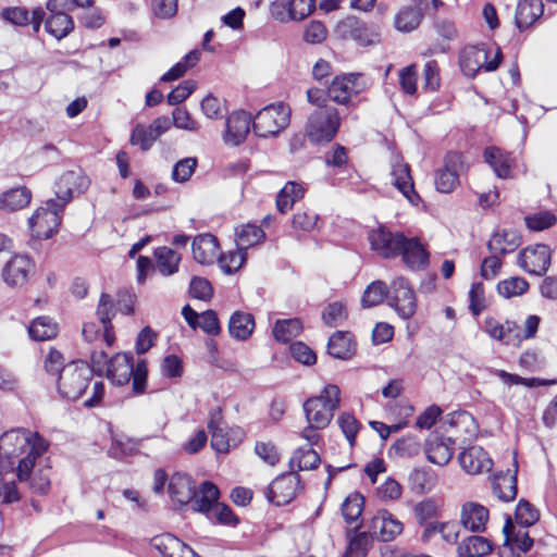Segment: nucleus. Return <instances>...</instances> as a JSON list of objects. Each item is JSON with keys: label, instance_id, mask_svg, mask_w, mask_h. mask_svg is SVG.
<instances>
[{"label": "nucleus", "instance_id": "f8f14e48", "mask_svg": "<svg viewBox=\"0 0 557 557\" xmlns=\"http://www.w3.org/2000/svg\"><path fill=\"white\" fill-rule=\"evenodd\" d=\"M336 34L344 39H352L360 46H371L380 40V34L356 17L341 21L335 28Z\"/></svg>", "mask_w": 557, "mask_h": 557}, {"label": "nucleus", "instance_id": "9d476101", "mask_svg": "<svg viewBox=\"0 0 557 557\" xmlns=\"http://www.w3.org/2000/svg\"><path fill=\"white\" fill-rule=\"evenodd\" d=\"M388 306L404 320H408L414 314L417 298L406 277L398 276L392 281L388 289Z\"/></svg>", "mask_w": 557, "mask_h": 557}, {"label": "nucleus", "instance_id": "774afa93", "mask_svg": "<svg viewBox=\"0 0 557 557\" xmlns=\"http://www.w3.org/2000/svg\"><path fill=\"white\" fill-rule=\"evenodd\" d=\"M413 511L418 522L424 524L428 520L436 517L437 505L433 499H424L414 506Z\"/></svg>", "mask_w": 557, "mask_h": 557}, {"label": "nucleus", "instance_id": "473e14b6", "mask_svg": "<svg viewBox=\"0 0 557 557\" xmlns=\"http://www.w3.org/2000/svg\"><path fill=\"white\" fill-rule=\"evenodd\" d=\"M542 0H521L516 9L515 21L520 30L530 27L543 14Z\"/></svg>", "mask_w": 557, "mask_h": 557}, {"label": "nucleus", "instance_id": "3c124183", "mask_svg": "<svg viewBox=\"0 0 557 557\" xmlns=\"http://www.w3.org/2000/svg\"><path fill=\"white\" fill-rule=\"evenodd\" d=\"M209 432L211 433V447L218 453H226L230 448V443L226 433L220 426L216 416H212L209 424Z\"/></svg>", "mask_w": 557, "mask_h": 557}, {"label": "nucleus", "instance_id": "a18cd8bd", "mask_svg": "<svg viewBox=\"0 0 557 557\" xmlns=\"http://www.w3.org/2000/svg\"><path fill=\"white\" fill-rule=\"evenodd\" d=\"M327 352L337 359H347L352 354L351 335L348 332L334 333L327 343Z\"/></svg>", "mask_w": 557, "mask_h": 557}, {"label": "nucleus", "instance_id": "412c9836", "mask_svg": "<svg viewBox=\"0 0 557 557\" xmlns=\"http://www.w3.org/2000/svg\"><path fill=\"white\" fill-rule=\"evenodd\" d=\"M458 460L461 468L472 475L490 472L493 467L492 458L481 446H471L465 449L459 454Z\"/></svg>", "mask_w": 557, "mask_h": 557}, {"label": "nucleus", "instance_id": "dca6fc26", "mask_svg": "<svg viewBox=\"0 0 557 557\" xmlns=\"http://www.w3.org/2000/svg\"><path fill=\"white\" fill-rule=\"evenodd\" d=\"M300 476L290 471L274 479L268 487V499L276 506H284L290 503L298 490Z\"/></svg>", "mask_w": 557, "mask_h": 557}, {"label": "nucleus", "instance_id": "e433bc0d", "mask_svg": "<svg viewBox=\"0 0 557 557\" xmlns=\"http://www.w3.org/2000/svg\"><path fill=\"white\" fill-rule=\"evenodd\" d=\"M423 18L422 10L417 5L403 7L394 18L395 28L401 33L417 29Z\"/></svg>", "mask_w": 557, "mask_h": 557}, {"label": "nucleus", "instance_id": "4468645a", "mask_svg": "<svg viewBox=\"0 0 557 557\" xmlns=\"http://www.w3.org/2000/svg\"><path fill=\"white\" fill-rule=\"evenodd\" d=\"M518 263L528 273L542 275L550 264V249L545 244L528 246L519 253Z\"/></svg>", "mask_w": 557, "mask_h": 557}, {"label": "nucleus", "instance_id": "6ab92c4d", "mask_svg": "<svg viewBox=\"0 0 557 557\" xmlns=\"http://www.w3.org/2000/svg\"><path fill=\"white\" fill-rule=\"evenodd\" d=\"M253 120L250 113L238 110L231 113L226 119V129L223 139L226 145L238 146L247 137Z\"/></svg>", "mask_w": 557, "mask_h": 557}, {"label": "nucleus", "instance_id": "603ef678", "mask_svg": "<svg viewBox=\"0 0 557 557\" xmlns=\"http://www.w3.org/2000/svg\"><path fill=\"white\" fill-rule=\"evenodd\" d=\"M246 257V250L239 249V247H237L236 250L228 251L227 253H224L220 257V267L227 274L235 273L245 263Z\"/></svg>", "mask_w": 557, "mask_h": 557}, {"label": "nucleus", "instance_id": "7ed1b4c3", "mask_svg": "<svg viewBox=\"0 0 557 557\" xmlns=\"http://www.w3.org/2000/svg\"><path fill=\"white\" fill-rule=\"evenodd\" d=\"M341 391L337 385L327 384L320 395L304 403V411L309 424L318 429L326 428L339 406Z\"/></svg>", "mask_w": 557, "mask_h": 557}, {"label": "nucleus", "instance_id": "f03ea898", "mask_svg": "<svg viewBox=\"0 0 557 557\" xmlns=\"http://www.w3.org/2000/svg\"><path fill=\"white\" fill-rule=\"evenodd\" d=\"M147 374L146 361L139 360L134 364L132 354H116L110 359L107 368V377L115 385L123 386L132 379L133 391L136 394L145 392Z\"/></svg>", "mask_w": 557, "mask_h": 557}, {"label": "nucleus", "instance_id": "a878e982", "mask_svg": "<svg viewBox=\"0 0 557 557\" xmlns=\"http://www.w3.org/2000/svg\"><path fill=\"white\" fill-rule=\"evenodd\" d=\"M1 16L4 21L16 26H25L27 24H32L34 33H38L41 22L46 16V12L44 9L37 8L32 12V16H29V13L26 9L20 7H11L3 9Z\"/></svg>", "mask_w": 557, "mask_h": 557}, {"label": "nucleus", "instance_id": "6e6552de", "mask_svg": "<svg viewBox=\"0 0 557 557\" xmlns=\"http://www.w3.org/2000/svg\"><path fill=\"white\" fill-rule=\"evenodd\" d=\"M90 186V178L83 169L75 168L63 172L54 182L55 202L65 208L74 197L84 194Z\"/></svg>", "mask_w": 557, "mask_h": 557}, {"label": "nucleus", "instance_id": "6e6d98bb", "mask_svg": "<svg viewBox=\"0 0 557 557\" xmlns=\"http://www.w3.org/2000/svg\"><path fill=\"white\" fill-rule=\"evenodd\" d=\"M197 166V159L193 157L184 158L177 161L172 170V178L176 183L187 182Z\"/></svg>", "mask_w": 557, "mask_h": 557}, {"label": "nucleus", "instance_id": "864d4df0", "mask_svg": "<svg viewBox=\"0 0 557 557\" xmlns=\"http://www.w3.org/2000/svg\"><path fill=\"white\" fill-rule=\"evenodd\" d=\"M363 497L360 494L349 495L342 505V513L347 523L356 522L361 516Z\"/></svg>", "mask_w": 557, "mask_h": 557}, {"label": "nucleus", "instance_id": "69168bd1", "mask_svg": "<svg viewBox=\"0 0 557 557\" xmlns=\"http://www.w3.org/2000/svg\"><path fill=\"white\" fill-rule=\"evenodd\" d=\"M189 294L193 298L208 300L212 296V286L208 280L195 276L190 281Z\"/></svg>", "mask_w": 557, "mask_h": 557}, {"label": "nucleus", "instance_id": "9b49d317", "mask_svg": "<svg viewBox=\"0 0 557 557\" xmlns=\"http://www.w3.org/2000/svg\"><path fill=\"white\" fill-rule=\"evenodd\" d=\"M406 236L385 227L372 230L369 234L371 249L385 259L396 258L401 252Z\"/></svg>", "mask_w": 557, "mask_h": 557}, {"label": "nucleus", "instance_id": "680f3d73", "mask_svg": "<svg viewBox=\"0 0 557 557\" xmlns=\"http://www.w3.org/2000/svg\"><path fill=\"white\" fill-rule=\"evenodd\" d=\"M323 321L330 326H337L347 318L345 307L342 302L330 304L323 312Z\"/></svg>", "mask_w": 557, "mask_h": 557}, {"label": "nucleus", "instance_id": "0e129e2a", "mask_svg": "<svg viewBox=\"0 0 557 557\" xmlns=\"http://www.w3.org/2000/svg\"><path fill=\"white\" fill-rule=\"evenodd\" d=\"M527 226L533 231H543L556 223V218L548 211L540 212L525 218Z\"/></svg>", "mask_w": 557, "mask_h": 557}, {"label": "nucleus", "instance_id": "052dcab7", "mask_svg": "<svg viewBox=\"0 0 557 557\" xmlns=\"http://www.w3.org/2000/svg\"><path fill=\"white\" fill-rule=\"evenodd\" d=\"M441 84L440 69L434 60L428 61L423 69V88L435 91Z\"/></svg>", "mask_w": 557, "mask_h": 557}, {"label": "nucleus", "instance_id": "c03bdc74", "mask_svg": "<svg viewBox=\"0 0 557 557\" xmlns=\"http://www.w3.org/2000/svg\"><path fill=\"white\" fill-rule=\"evenodd\" d=\"M28 334L37 342L49 341L58 334V325L49 317H38L28 326Z\"/></svg>", "mask_w": 557, "mask_h": 557}, {"label": "nucleus", "instance_id": "ea45409f", "mask_svg": "<svg viewBox=\"0 0 557 557\" xmlns=\"http://www.w3.org/2000/svg\"><path fill=\"white\" fill-rule=\"evenodd\" d=\"M492 543L483 536L471 535L465 539L458 546L460 557H482L492 552Z\"/></svg>", "mask_w": 557, "mask_h": 557}, {"label": "nucleus", "instance_id": "5701e85b", "mask_svg": "<svg viewBox=\"0 0 557 557\" xmlns=\"http://www.w3.org/2000/svg\"><path fill=\"white\" fill-rule=\"evenodd\" d=\"M403 529V523L387 510H379L370 524L371 533L383 542L394 540Z\"/></svg>", "mask_w": 557, "mask_h": 557}, {"label": "nucleus", "instance_id": "5fc2aeb1", "mask_svg": "<svg viewBox=\"0 0 557 557\" xmlns=\"http://www.w3.org/2000/svg\"><path fill=\"white\" fill-rule=\"evenodd\" d=\"M540 518L537 509L528 500L520 499L516 508L517 522L527 528L533 525Z\"/></svg>", "mask_w": 557, "mask_h": 557}, {"label": "nucleus", "instance_id": "4d7b16f0", "mask_svg": "<svg viewBox=\"0 0 557 557\" xmlns=\"http://www.w3.org/2000/svg\"><path fill=\"white\" fill-rule=\"evenodd\" d=\"M156 140L149 126L141 124L136 125L131 135L132 145L139 146L144 151L149 150Z\"/></svg>", "mask_w": 557, "mask_h": 557}, {"label": "nucleus", "instance_id": "2f4dec72", "mask_svg": "<svg viewBox=\"0 0 557 557\" xmlns=\"http://www.w3.org/2000/svg\"><path fill=\"white\" fill-rule=\"evenodd\" d=\"M521 245V237L515 230H504L493 234L487 243L492 253L506 255L515 251Z\"/></svg>", "mask_w": 557, "mask_h": 557}, {"label": "nucleus", "instance_id": "09e8293b", "mask_svg": "<svg viewBox=\"0 0 557 557\" xmlns=\"http://www.w3.org/2000/svg\"><path fill=\"white\" fill-rule=\"evenodd\" d=\"M301 331V323L298 319L277 320L273 327V335L277 342L287 343L296 337Z\"/></svg>", "mask_w": 557, "mask_h": 557}, {"label": "nucleus", "instance_id": "4c0bfd02", "mask_svg": "<svg viewBox=\"0 0 557 557\" xmlns=\"http://www.w3.org/2000/svg\"><path fill=\"white\" fill-rule=\"evenodd\" d=\"M255 329L252 314L242 311L234 312L228 322L230 335L238 341H245L250 337Z\"/></svg>", "mask_w": 557, "mask_h": 557}, {"label": "nucleus", "instance_id": "f704fd0d", "mask_svg": "<svg viewBox=\"0 0 557 557\" xmlns=\"http://www.w3.org/2000/svg\"><path fill=\"white\" fill-rule=\"evenodd\" d=\"M517 469L513 473H497L492 481L493 494L503 502H512L517 496Z\"/></svg>", "mask_w": 557, "mask_h": 557}, {"label": "nucleus", "instance_id": "de8ad7c7", "mask_svg": "<svg viewBox=\"0 0 557 557\" xmlns=\"http://www.w3.org/2000/svg\"><path fill=\"white\" fill-rule=\"evenodd\" d=\"M528 289L529 283L527 280L518 276L503 280L497 284L498 294L506 299L521 296L525 294Z\"/></svg>", "mask_w": 557, "mask_h": 557}, {"label": "nucleus", "instance_id": "20e7f679", "mask_svg": "<svg viewBox=\"0 0 557 557\" xmlns=\"http://www.w3.org/2000/svg\"><path fill=\"white\" fill-rule=\"evenodd\" d=\"M503 54L499 47L494 49L486 45L466 46L459 54L462 73L473 78L480 71L493 72L498 69Z\"/></svg>", "mask_w": 557, "mask_h": 557}, {"label": "nucleus", "instance_id": "39448f33", "mask_svg": "<svg viewBox=\"0 0 557 557\" xmlns=\"http://www.w3.org/2000/svg\"><path fill=\"white\" fill-rule=\"evenodd\" d=\"M290 114L289 106L284 102L269 104L256 114L252 129L259 137H275L289 125Z\"/></svg>", "mask_w": 557, "mask_h": 557}, {"label": "nucleus", "instance_id": "2eb2a0df", "mask_svg": "<svg viewBox=\"0 0 557 557\" xmlns=\"http://www.w3.org/2000/svg\"><path fill=\"white\" fill-rule=\"evenodd\" d=\"M35 271V262L27 255L13 256L3 267L2 277L11 287H23Z\"/></svg>", "mask_w": 557, "mask_h": 557}, {"label": "nucleus", "instance_id": "1a4fd4ad", "mask_svg": "<svg viewBox=\"0 0 557 557\" xmlns=\"http://www.w3.org/2000/svg\"><path fill=\"white\" fill-rule=\"evenodd\" d=\"M53 199L46 201V207L38 208L28 219V226L33 236L48 239L57 232L61 223V213L64 208Z\"/></svg>", "mask_w": 557, "mask_h": 557}, {"label": "nucleus", "instance_id": "72a5a7b5", "mask_svg": "<svg viewBox=\"0 0 557 557\" xmlns=\"http://www.w3.org/2000/svg\"><path fill=\"white\" fill-rule=\"evenodd\" d=\"M32 191L25 186L11 188L0 196V210L14 212L24 209L30 203Z\"/></svg>", "mask_w": 557, "mask_h": 557}, {"label": "nucleus", "instance_id": "c756f323", "mask_svg": "<svg viewBox=\"0 0 557 557\" xmlns=\"http://www.w3.org/2000/svg\"><path fill=\"white\" fill-rule=\"evenodd\" d=\"M484 160L493 169L499 178H508L513 165L511 153L502 150L498 147H487L484 150Z\"/></svg>", "mask_w": 557, "mask_h": 557}, {"label": "nucleus", "instance_id": "58836bf2", "mask_svg": "<svg viewBox=\"0 0 557 557\" xmlns=\"http://www.w3.org/2000/svg\"><path fill=\"white\" fill-rule=\"evenodd\" d=\"M45 28L57 39H62L73 29L74 23L66 12H49V16H45Z\"/></svg>", "mask_w": 557, "mask_h": 557}, {"label": "nucleus", "instance_id": "79ce46f5", "mask_svg": "<svg viewBox=\"0 0 557 557\" xmlns=\"http://www.w3.org/2000/svg\"><path fill=\"white\" fill-rule=\"evenodd\" d=\"M320 456L312 447L296 449L289 460L290 471H307L314 469L320 463Z\"/></svg>", "mask_w": 557, "mask_h": 557}, {"label": "nucleus", "instance_id": "e2e57ef3", "mask_svg": "<svg viewBox=\"0 0 557 557\" xmlns=\"http://www.w3.org/2000/svg\"><path fill=\"white\" fill-rule=\"evenodd\" d=\"M337 423L349 444L352 445L359 431V422L357 419L352 414L344 412L338 417Z\"/></svg>", "mask_w": 557, "mask_h": 557}, {"label": "nucleus", "instance_id": "bf43d9fd", "mask_svg": "<svg viewBox=\"0 0 557 557\" xmlns=\"http://www.w3.org/2000/svg\"><path fill=\"white\" fill-rule=\"evenodd\" d=\"M197 83L193 79L182 82L168 95V103L175 106L186 100L196 89Z\"/></svg>", "mask_w": 557, "mask_h": 557}, {"label": "nucleus", "instance_id": "338daca9", "mask_svg": "<svg viewBox=\"0 0 557 557\" xmlns=\"http://www.w3.org/2000/svg\"><path fill=\"white\" fill-rule=\"evenodd\" d=\"M210 520H215L221 524L235 525L238 522V519L232 511V509L222 503L215 504L213 510L208 516Z\"/></svg>", "mask_w": 557, "mask_h": 557}, {"label": "nucleus", "instance_id": "393cba45", "mask_svg": "<svg viewBox=\"0 0 557 557\" xmlns=\"http://www.w3.org/2000/svg\"><path fill=\"white\" fill-rule=\"evenodd\" d=\"M195 487L196 483L189 475L177 472L171 476L168 492L174 503L185 506L195 496Z\"/></svg>", "mask_w": 557, "mask_h": 557}, {"label": "nucleus", "instance_id": "a211bd4d", "mask_svg": "<svg viewBox=\"0 0 557 557\" xmlns=\"http://www.w3.org/2000/svg\"><path fill=\"white\" fill-rule=\"evenodd\" d=\"M391 177L392 184L403 194V196L410 203L417 205L420 197L414 190L410 168L398 156H394L392 158Z\"/></svg>", "mask_w": 557, "mask_h": 557}, {"label": "nucleus", "instance_id": "ddd939ff", "mask_svg": "<svg viewBox=\"0 0 557 557\" xmlns=\"http://www.w3.org/2000/svg\"><path fill=\"white\" fill-rule=\"evenodd\" d=\"M462 154L449 152L446 154L443 168L435 173V187L440 193L448 194L459 184V172L462 169Z\"/></svg>", "mask_w": 557, "mask_h": 557}, {"label": "nucleus", "instance_id": "cd10ccee", "mask_svg": "<svg viewBox=\"0 0 557 557\" xmlns=\"http://www.w3.org/2000/svg\"><path fill=\"white\" fill-rule=\"evenodd\" d=\"M220 491L215 484L205 481L199 488L195 487V496L190 500L191 509L210 516L215 504L219 503Z\"/></svg>", "mask_w": 557, "mask_h": 557}, {"label": "nucleus", "instance_id": "4be33fe9", "mask_svg": "<svg viewBox=\"0 0 557 557\" xmlns=\"http://www.w3.org/2000/svg\"><path fill=\"white\" fill-rule=\"evenodd\" d=\"M150 545L163 557H199L191 547L170 533L156 535Z\"/></svg>", "mask_w": 557, "mask_h": 557}, {"label": "nucleus", "instance_id": "b1692460", "mask_svg": "<svg viewBox=\"0 0 557 557\" xmlns=\"http://www.w3.org/2000/svg\"><path fill=\"white\" fill-rule=\"evenodd\" d=\"M400 250L399 256L407 268L419 271L428 267L430 255L418 238L406 236Z\"/></svg>", "mask_w": 557, "mask_h": 557}, {"label": "nucleus", "instance_id": "423d86ee", "mask_svg": "<svg viewBox=\"0 0 557 557\" xmlns=\"http://www.w3.org/2000/svg\"><path fill=\"white\" fill-rule=\"evenodd\" d=\"M92 376V370L84 361H72L66 364L58 379V391L63 398L78 399L86 391Z\"/></svg>", "mask_w": 557, "mask_h": 557}, {"label": "nucleus", "instance_id": "0eeeda50", "mask_svg": "<svg viewBox=\"0 0 557 557\" xmlns=\"http://www.w3.org/2000/svg\"><path fill=\"white\" fill-rule=\"evenodd\" d=\"M339 127L337 109L323 107L315 109L308 117L307 135L313 143L330 141Z\"/></svg>", "mask_w": 557, "mask_h": 557}, {"label": "nucleus", "instance_id": "49530a36", "mask_svg": "<svg viewBox=\"0 0 557 557\" xmlns=\"http://www.w3.org/2000/svg\"><path fill=\"white\" fill-rule=\"evenodd\" d=\"M320 216L311 209L298 210L292 219V228L296 233H311L319 228Z\"/></svg>", "mask_w": 557, "mask_h": 557}, {"label": "nucleus", "instance_id": "f3484780", "mask_svg": "<svg viewBox=\"0 0 557 557\" xmlns=\"http://www.w3.org/2000/svg\"><path fill=\"white\" fill-rule=\"evenodd\" d=\"M360 78V74L355 73L336 76L329 86V98L339 104H347L351 96L362 90Z\"/></svg>", "mask_w": 557, "mask_h": 557}, {"label": "nucleus", "instance_id": "8fccbe9b", "mask_svg": "<svg viewBox=\"0 0 557 557\" xmlns=\"http://www.w3.org/2000/svg\"><path fill=\"white\" fill-rule=\"evenodd\" d=\"M387 285L383 281L372 282L363 293L361 302L363 307H374L383 302L386 298L388 300Z\"/></svg>", "mask_w": 557, "mask_h": 557}, {"label": "nucleus", "instance_id": "a19ab883", "mask_svg": "<svg viewBox=\"0 0 557 557\" xmlns=\"http://www.w3.org/2000/svg\"><path fill=\"white\" fill-rule=\"evenodd\" d=\"M235 235L236 246L244 250L259 245L265 238L264 231L260 226L252 223H247L237 227Z\"/></svg>", "mask_w": 557, "mask_h": 557}, {"label": "nucleus", "instance_id": "c85d7f7f", "mask_svg": "<svg viewBox=\"0 0 557 557\" xmlns=\"http://www.w3.org/2000/svg\"><path fill=\"white\" fill-rule=\"evenodd\" d=\"M194 259L200 264H211L219 257V244L215 236L201 234L191 245Z\"/></svg>", "mask_w": 557, "mask_h": 557}, {"label": "nucleus", "instance_id": "bb28decb", "mask_svg": "<svg viewBox=\"0 0 557 557\" xmlns=\"http://www.w3.org/2000/svg\"><path fill=\"white\" fill-rule=\"evenodd\" d=\"M488 520V510L481 504L468 502L462 505L460 523L471 532H482Z\"/></svg>", "mask_w": 557, "mask_h": 557}, {"label": "nucleus", "instance_id": "aec40b11", "mask_svg": "<svg viewBox=\"0 0 557 557\" xmlns=\"http://www.w3.org/2000/svg\"><path fill=\"white\" fill-rule=\"evenodd\" d=\"M455 442L449 436L436 432L431 433L425 441V454L430 462L437 466L447 465L454 455Z\"/></svg>", "mask_w": 557, "mask_h": 557}, {"label": "nucleus", "instance_id": "f257e3e1", "mask_svg": "<svg viewBox=\"0 0 557 557\" xmlns=\"http://www.w3.org/2000/svg\"><path fill=\"white\" fill-rule=\"evenodd\" d=\"M49 448V442L38 432L28 429H12L0 436V463L12 466L16 460L17 478H28L36 460Z\"/></svg>", "mask_w": 557, "mask_h": 557}, {"label": "nucleus", "instance_id": "c9c22d12", "mask_svg": "<svg viewBox=\"0 0 557 557\" xmlns=\"http://www.w3.org/2000/svg\"><path fill=\"white\" fill-rule=\"evenodd\" d=\"M115 311L111 296L108 294H101L97 307V317L103 329V341L108 346H111L114 342V334L112 332L111 323Z\"/></svg>", "mask_w": 557, "mask_h": 557}, {"label": "nucleus", "instance_id": "13d9d810", "mask_svg": "<svg viewBox=\"0 0 557 557\" xmlns=\"http://www.w3.org/2000/svg\"><path fill=\"white\" fill-rule=\"evenodd\" d=\"M370 539L367 533L361 532L349 540L344 557H366Z\"/></svg>", "mask_w": 557, "mask_h": 557}, {"label": "nucleus", "instance_id": "7c9ffc66", "mask_svg": "<svg viewBox=\"0 0 557 557\" xmlns=\"http://www.w3.org/2000/svg\"><path fill=\"white\" fill-rule=\"evenodd\" d=\"M156 269L162 276H172L178 272L182 256L178 251L166 247H158L153 251Z\"/></svg>", "mask_w": 557, "mask_h": 557}, {"label": "nucleus", "instance_id": "37998d69", "mask_svg": "<svg viewBox=\"0 0 557 557\" xmlns=\"http://www.w3.org/2000/svg\"><path fill=\"white\" fill-rule=\"evenodd\" d=\"M305 195V188L296 182H287L276 197V208L281 213H286L294 203Z\"/></svg>", "mask_w": 557, "mask_h": 557}]
</instances>
